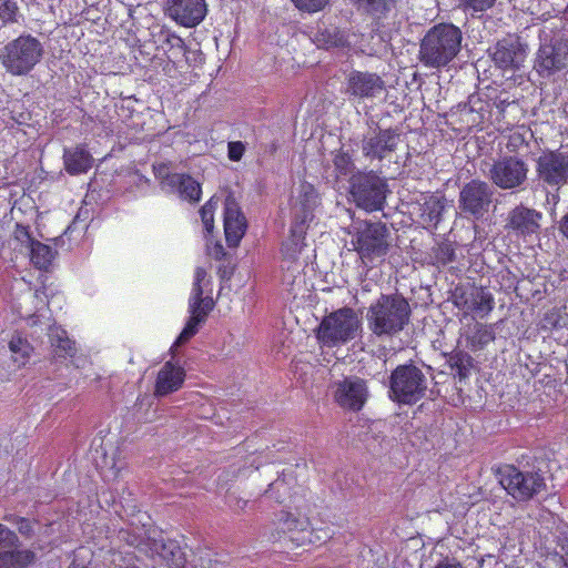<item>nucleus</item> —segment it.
I'll return each instance as SVG.
<instances>
[{"mask_svg":"<svg viewBox=\"0 0 568 568\" xmlns=\"http://www.w3.org/2000/svg\"><path fill=\"white\" fill-rule=\"evenodd\" d=\"M462 41V30L455 24L445 22L435 24L420 41L419 61L426 68H445L459 53Z\"/></svg>","mask_w":568,"mask_h":568,"instance_id":"obj_1","label":"nucleus"},{"mask_svg":"<svg viewBox=\"0 0 568 568\" xmlns=\"http://www.w3.org/2000/svg\"><path fill=\"white\" fill-rule=\"evenodd\" d=\"M410 305L400 294H381L367 311V325L377 337H393L409 323Z\"/></svg>","mask_w":568,"mask_h":568,"instance_id":"obj_2","label":"nucleus"},{"mask_svg":"<svg viewBox=\"0 0 568 568\" xmlns=\"http://www.w3.org/2000/svg\"><path fill=\"white\" fill-rule=\"evenodd\" d=\"M44 54L42 42L31 33H22L0 48V64L12 77L30 74Z\"/></svg>","mask_w":568,"mask_h":568,"instance_id":"obj_3","label":"nucleus"},{"mask_svg":"<svg viewBox=\"0 0 568 568\" xmlns=\"http://www.w3.org/2000/svg\"><path fill=\"white\" fill-rule=\"evenodd\" d=\"M361 328L362 322L355 310L344 306L322 318L315 336L321 345L335 347L354 339Z\"/></svg>","mask_w":568,"mask_h":568,"instance_id":"obj_4","label":"nucleus"},{"mask_svg":"<svg viewBox=\"0 0 568 568\" xmlns=\"http://www.w3.org/2000/svg\"><path fill=\"white\" fill-rule=\"evenodd\" d=\"M427 379L413 364L398 365L389 377V398L400 405H414L425 397Z\"/></svg>","mask_w":568,"mask_h":568,"instance_id":"obj_5","label":"nucleus"},{"mask_svg":"<svg viewBox=\"0 0 568 568\" xmlns=\"http://www.w3.org/2000/svg\"><path fill=\"white\" fill-rule=\"evenodd\" d=\"M389 232L382 222H364L352 236V245L363 264L369 265L389 251Z\"/></svg>","mask_w":568,"mask_h":568,"instance_id":"obj_6","label":"nucleus"},{"mask_svg":"<svg viewBox=\"0 0 568 568\" xmlns=\"http://www.w3.org/2000/svg\"><path fill=\"white\" fill-rule=\"evenodd\" d=\"M387 183L374 171H358L349 179V193L355 204L367 211H381L384 207Z\"/></svg>","mask_w":568,"mask_h":568,"instance_id":"obj_7","label":"nucleus"},{"mask_svg":"<svg viewBox=\"0 0 568 568\" xmlns=\"http://www.w3.org/2000/svg\"><path fill=\"white\" fill-rule=\"evenodd\" d=\"M450 301L465 316L486 318L495 308L494 295L484 286L458 284L450 293Z\"/></svg>","mask_w":568,"mask_h":568,"instance_id":"obj_8","label":"nucleus"},{"mask_svg":"<svg viewBox=\"0 0 568 568\" xmlns=\"http://www.w3.org/2000/svg\"><path fill=\"white\" fill-rule=\"evenodd\" d=\"M528 163L517 155H504L494 161L489 180L501 190L520 189L528 180Z\"/></svg>","mask_w":568,"mask_h":568,"instance_id":"obj_9","label":"nucleus"},{"mask_svg":"<svg viewBox=\"0 0 568 568\" xmlns=\"http://www.w3.org/2000/svg\"><path fill=\"white\" fill-rule=\"evenodd\" d=\"M536 175L544 186L554 190L568 184V152L542 151L536 160Z\"/></svg>","mask_w":568,"mask_h":568,"instance_id":"obj_10","label":"nucleus"},{"mask_svg":"<svg viewBox=\"0 0 568 568\" xmlns=\"http://www.w3.org/2000/svg\"><path fill=\"white\" fill-rule=\"evenodd\" d=\"M500 484L517 500H529L545 487L544 477L535 471H520L515 466H506L500 473Z\"/></svg>","mask_w":568,"mask_h":568,"instance_id":"obj_11","label":"nucleus"},{"mask_svg":"<svg viewBox=\"0 0 568 568\" xmlns=\"http://www.w3.org/2000/svg\"><path fill=\"white\" fill-rule=\"evenodd\" d=\"M369 396L367 381L358 376H346L334 384L333 399L343 410L361 412Z\"/></svg>","mask_w":568,"mask_h":568,"instance_id":"obj_12","label":"nucleus"},{"mask_svg":"<svg viewBox=\"0 0 568 568\" xmlns=\"http://www.w3.org/2000/svg\"><path fill=\"white\" fill-rule=\"evenodd\" d=\"M493 195L494 192L487 182L473 179L459 192V209L475 219H481L489 211Z\"/></svg>","mask_w":568,"mask_h":568,"instance_id":"obj_13","label":"nucleus"},{"mask_svg":"<svg viewBox=\"0 0 568 568\" xmlns=\"http://www.w3.org/2000/svg\"><path fill=\"white\" fill-rule=\"evenodd\" d=\"M295 478H276L268 485L264 495L277 504H285L295 510L297 516H305L310 511V504L304 494H301Z\"/></svg>","mask_w":568,"mask_h":568,"instance_id":"obj_14","label":"nucleus"},{"mask_svg":"<svg viewBox=\"0 0 568 568\" xmlns=\"http://www.w3.org/2000/svg\"><path fill=\"white\" fill-rule=\"evenodd\" d=\"M400 131L397 128L379 126L362 140L363 155L369 160L383 161L397 150Z\"/></svg>","mask_w":568,"mask_h":568,"instance_id":"obj_15","label":"nucleus"},{"mask_svg":"<svg viewBox=\"0 0 568 568\" xmlns=\"http://www.w3.org/2000/svg\"><path fill=\"white\" fill-rule=\"evenodd\" d=\"M154 175L162 184L176 192L181 199L192 203L200 201L202 195L201 184L186 173H171L165 164L154 166Z\"/></svg>","mask_w":568,"mask_h":568,"instance_id":"obj_16","label":"nucleus"},{"mask_svg":"<svg viewBox=\"0 0 568 568\" xmlns=\"http://www.w3.org/2000/svg\"><path fill=\"white\" fill-rule=\"evenodd\" d=\"M384 89V80L374 72L353 70L346 78L345 93L349 98L358 100L373 99L381 94Z\"/></svg>","mask_w":568,"mask_h":568,"instance_id":"obj_17","label":"nucleus"},{"mask_svg":"<svg viewBox=\"0 0 568 568\" xmlns=\"http://www.w3.org/2000/svg\"><path fill=\"white\" fill-rule=\"evenodd\" d=\"M223 229L226 244L232 248L240 245L247 231V220L232 195H227L224 201Z\"/></svg>","mask_w":568,"mask_h":568,"instance_id":"obj_18","label":"nucleus"},{"mask_svg":"<svg viewBox=\"0 0 568 568\" xmlns=\"http://www.w3.org/2000/svg\"><path fill=\"white\" fill-rule=\"evenodd\" d=\"M526 58V51L518 39L507 37L498 40L493 48L491 59L497 68L518 70Z\"/></svg>","mask_w":568,"mask_h":568,"instance_id":"obj_19","label":"nucleus"},{"mask_svg":"<svg viewBox=\"0 0 568 568\" xmlns=\"http://www.w3.org/2000/svg\"><path fill=\"white\" fill-rule=\"evenodd\" d=\"M170 16L185 28L199 26L207 13L205 0H170Z\"/></svg>","mask_w":568,"mask_h":568,"instance_id":"obj_20","label":"nucleus"},{"mask_svg":"<svg viewBox=\"0 0 568 568\" xmlns=\"http://www.w3.org/2000/svg\"><path fill=\"white\" fill-rule=\"evenodd\" d=\"M541 219V212L520 204L509 212L505 227L517 235L526 237L539 231Z\"/></svg>","mask_w":568,"mask_h":568,"instance_id":"obj_21","label":"nucleus"},{"mask_svg":"<svg viewBox=\"0 0 568 568\" xmlns=\"http://www.w3.org/2000/svg\"><path fill=\"white\" fill-rule=\"evenodd\" d=\"M567 44H542L538 49L534 68L540 75H551L567 65Z\"/></svg>","mask_w":568,"mask_h":568,"instance_id":"obj_22","label":"nucleus"},{"mask_svg":"<svg viewBox=\"0 0 568 568\" xmlns=\"http://www.w3.org/2000/svg\"><path fill=\"white\" fill-rule=\"evenodd\" d=\"M153 37L155 38L158 50L163 51L170 62L175 64L185 58L187 47L184 40L171 29L161 27Z\"/></svg>","mask_w":568,"mask_h":568,"instance_id":"obj_23","label":"nucleus"},{"mask_svg":"<svg viewBox=\"0 0 568 568\" xmlns=\"http://www.w3.org/2000/svg\"><path fill=\"white\" fill-rule=\"evenodd\" d=\"M184 379V368L168 361L158 373L154 393L156 396L174 393L182 387Z\"/></svg>","mask_w":568,"mask_h":568,"instance_id":"obj_24","label":"nucleus"},{"mask_svg":"<svg viewBox=\"0 0 568 568\" xmlns=\"http://www.w3.org/2000/svg\"><path fill=\"white\" fill-rule=\"evenodd\" d=\"M318 203V193L314 185L307 182L302 183L300 185L293 222H303V226L308 229V222L313 220L314 210Z\"/></svg>","mask_w":568,"mask_h":568,"instance_id":"obj_25","label":"nucleus"},{"mask_svg":"<svg viewBox=\"0 0 568 568\" xmlns=\"http://www.w3.org/2000/svg\"><path fill=\"white\" fill-rule=\"evenodd\" d=\"M351 33L346 29L336 26H326L320 29L314 38V42L320 49L351 50Z\"/></svg>","mask_w":568,"mask_h":568,"instance_id":"obj_26","label":"nucleus"},{"mask_svg":"<svg viewBox=\"0 0 568 568\" xmlns=\"http://www.w3.org/2000/svg\"><path fill=\"white\" fill-rule=\"evenodd\" d=\"M307 227L303 226V222H292L288 237L282 243L281 254L284 262L295 264L300 255L306 246L305 237Z\"/></svg>","mask_w":568,"mask_h":568,"instance_id":"obj_27","label":"nucleus"},{"mask_svg":"<svg viewBox=\"0 0 568 568\" xmlns=\"http://www.w3.org/2000/svg\"><path fill=\"white\" fill-rule=\"evenodd\" d=\"M93 156L87 144H78L71 149H64L63 164L70 175L87 173L93 165Z\"/></svg>","mask_w":568,"mask_h":568,"instance_id":"obj_28","label":"nucleus"},{"mask_svg":"<svg viewBox=\"0 0 568 568\" xmlns=\"http://www.w3.org/2000/svg\"><path fill=\"white\" fill-rule=\"evenodd\" d=\"M152 550L171 568H182L185 564V555L175 540H154Z\"/></svg>","mask_w":568,"mask_h":568,"instance_id":"obj_29","label":"nucleus"},{"mask_svg":"<svg viewBox=\"0 0 568 568\" xmlns=\"http://www.w3.org/2000/svg\"><path fill=\"white\" fill-rule=\"evenodd\" d=\"M52 356L54 359L73 358L77 354L75 342L72 341L65 329L54 328L49 334Z\"/></svg>","mask_w":568,"mask_h":568,"instance_id":"obj_30","label":"nucleus"},{"mask_svg":"<svg viewBox=\"0 0 568 568\" xmlns=\"http://www.w3.org/2000/svg\"><path fill=\"white\" fill-rule=\"evenodd\" d=\"M36 560L34 551L7 547L0 549V568H28Z\"/></svg>","mask_w":568,"mask_h":568,"instance_id":"obj_31","label":"nucleus"},{"mask_svg":"<svg viewBox=\"0 0 568 568\" xmlns=\"http://www.w3.org/2000/svg\"><path fill=\"white\" fill-rule=\"evenodd\" d=\"M496 338L493 324L476 322L466 336L467 346L476 352L487 347Z\"/></svg>","mask_w":568,"mask_h":568,"instance_id":"obj_32","label":"nucleus"},{"mask_svg":"<svg viewBox=\"0 0 568 568\" xmlns=\"http://www.w3.org/2000/svg\"><path fill=\"white\" fill-rule=\"evenodd\" d=\"M496 129L501 133L507 130L509 131V133L506 135L507 141L505 143V148L509 153H511L510 155L518 154L524 148L528 146L529 142L527 136H531V133H529V130L525 126L509 129V123L503 124L498 120Z\"/></svg>","mask_w":568,"mask_h":568,"instance_id":"obj_33","label":"nucleus"},{"mask_svg":"<svg viewBox=\"0 0 568 568\" xmlns=\"http://www.w3.org/2000/svg\"><path fill=\"white\" fill-rule=\"evenodd\" d=\"M100 466L102 470L109 471L112 478L116 479L128 468V463L119 446H110L109 448L104 446Z\"/></svg>","mask_w":568,"mask_h":568,"instance_id":"obj_34","label":"nucleus"},{"mask_svg":"<svg viewBox=\"0 0 568 568\" xmlns=\"http://www.w3.org/2000/svg\"><path fill=\"white\" fill-rule=\"evenodd\" d=\"M538 327L544 332H552L568 327L566 305L554 306L545 311L539 320Z\"/></svg>","mask_w":568,"mask_h":568,"instance_id":"obj_35","label":"nucleus"},{"mask_svg":"<svg viewBox=\"0 0 568 568\" xmlns=\"http://www.w3.org/2000/svg\"><path fill=\"white\" fill-rule=\"evenodd\" d=\"M358 11L376 19L386 18L395 8L396 0H349Z\"/></svg>","mask_w":568,"mask_h":568,"instance_id":"obj_36","label":"nucleus"},{"mask_svg":"<svg viewBox=\"0 0 568 568\" xmlns=\"http://www.w3.org/2000/svg\"><path fill=\"white\" fill-rule=\"evenodd\" d=\"M445 211V197L432 195L425 200L422 205L420 217L424 223L429 226L437 227L443 220V213Z\"/></svg>","mask_w":568,"mask_h":568,"instance_id":"obj_37","label":"nucleus"},{"mask_svg":"<svg viewBox=\"0 0 568 568\" xmlns=\"http://www.w3.org/2000/svg\"><path fill=\"white\" fill-rule=\"evenodd\" d=\"M9 349L12 353L13 361L21 367L29 361L33 347L27 338L22 337L20 334H16L9 342Z\"/></svg>","mask_w":568,"mask_h":568,"instance_id":"obj_38","label":"nucleus"},{"mask_svg":"<svg viewBox=\"0 0 568 568\" xmlns=\"http://www.w3.org/2000/svg\"><path fill=\"white\" fill-rule=\"evenodd\" d=\"M54 257L52 248L39 241H31L30 258L32 264L39 270H47Z\"/></svg>","mask_w":568,"mask_h":568,"instance_id":"obj_39","label":"nucleus"},{"mask_svg":"<svg viewBox=\"0 0 568 568\" xmlns=\"http://www.w3.org/2000/svg\"><path fill=\"white\" fill-rule=\"evenodd\" d=\"M473 358L459 351L450 355L449 364L453 371L457 374L460 379H465L469 375Z\"/></svg>","mask_w":568,"mask_h":568,"instance_id":"obj_40","label":"nucleus"},{"mask_svg":"<svg viewBox=\"0 0 568 568\" xmlns=\"http://www.w3.org/2000/svg\"><path fill=\"white\" fill-rule=\"evenodd\" d=\"M195 312L196 311L192 312V315L187 320L184 328L182 329V332L180 333V335L175 342L176 344H183V343L187 342L191 337H193L197 333L199 326L205 322V313H202L200 315V314H195Z\"/></svg>","mask_w":568,"mask_h":568,"instance_id":"obj_41","label":"nucleus"},{"mask_svg":"<svg viewBox=\"0 0 568 568\" xmlns=\"http://www.w3.org/2000/svg\"><path fill=\"white\" fill-rule=\"evenodd\" d=\"M219 205V199L211 197L206 201L202 207L200 209L201 220L204 226V230L207 234H211L214 230V213Z\"/></svg>","mask_w":568,"mask_h":568,"instance_id":"obj_42","label":"nucleus"},{"mask_svg":"<svg viewBox=\"0 0 568 568\" xmlns=\"http://www.w3.org/2000/svg\"><path fill=\"white\" fill-rule=\"evenodd\" d=\"M333 164L337 176H346L352 173L354 162L348 152L338 151L333 158Z\"/></svg>","mask_w":568,"mask_h":568,"instance_id":"obj_43","label":"nucleus"},{"mask_svg":"<svg viewBox=\"0 0 568 568\" xmlns=\"http://www.w3.org/2000/svg\"><path fill=\"white\" fill-rule=\"evenodd\" d=\"M19 7L14 0H2L0 3V27L18 21Z\"/></svg>","mask_w":568,"mask_h":568,"instance_id":"obj_44","label":"nucleus"},{"mask_svg":"<svg viewBox=\"0 0 568 568\" xmlns=\"http://www.w3.org/2000/svg\"><path fill=\"white\" fill-rule=\"evenodd\" d=\"M433 256L436 263L447 265L455 261V248L449 242H442L433 248Z\"/></svg>","mask_w":568,"mask_h":568,"instance_id":"obj_45","label":"nucleus"},{"mask_svg":"<svg viewBox=\"0 0 568 568\" xmlns=\"http://www.w3.org/2000/svg\"><path fill=\"white\" fill-rule=\"evenodd\" d=\"M303 13L314 14L329 6L331 0H290Z\"/></svg>","mask_w":568,"mask_h":568,"instance_id":"obj_46","label":"nucleus"},{"mask_svg":"<svg viewBox=\"0 0 568 568\" xmlns=\"http://www.w3.org/2000/svg\"><path fill=\"white\" fill-rule=\"evenodd\" d=\"M214 307V301L212 297H203V295L196 296L191 295L189 301V310L190 314L192 315L193 311H196L195 314H202L205 313V318L210 314V312Z\"/></svg>","mask_w":568,"mask_h":568,"instance_id":"obj_47","label":"nucleus"},{"mask_svg":"<svg viewBox=\"0 0 568 568\" xmlns=\"http://www.w3.org/2000/svg\"><path fill=\"white\" fill-rule=\"evenodd\" d=\"M318 531L322 534L321 536L314 537V530L312 529L311 531H306L307 536H303L302 538H292V540H296L298 545L324 544L334 535V532L328 527L321 528Z\"/></svg>","mask_w":568,"mask_h":568,"instance_id":"obj_48","label":"nucleus"},{"mask_svg":"<svg viewBox=\"0 0 568 568\" xmlns=\"http://www.w3.org/2000/svg\"><path fill=\"white\" fill-rule=\"evenodd\" d=\"M280 520L283 521L284 526L290 531H293V530L305 531L306 527L310 525V521L307 518L301 519L300 517L294 516L291 511H286V513L283 511V515Z\"/></svg>","mask_w":568,"mask_h":568,"instance_id":"obj_49","label":"nucleus"},{"mask_svg":"<svg viewBox=\"0 0 568 568\" xmlns=\"http://www.w3.org/2000/svg\"><path fill=\"white\" fill-rule=\"evenodd\" d=\"M18 546H20V539L18 535L3 524H0V549L7 547L16 548Z\"/></svg>","mask_w":568,"mask_h":568,"instance_id":"obj_50","label":"nucleus"},{"mask_svg":"<svg viewBox=\"0 0 568 568\" xmlns=\"http://www.w3.org/2000/svg\"><path fill=\"white\" fill-rule=\"evenodd\" d=\"M465 9L474 12H484L493 8L496 0H462Z\"/></svg>","mask_w":568,"mask_h":568,"instance_id":"obj_51","label":"nucleus"},{"mask_svg":"<svg viewBox=\"0 0 568 568\" xmlns=\"http://www.w3.org/2000/svg\"><path fill=\"white\" fill-rule=\"evenodd\" d=\"M246 146L242 141H231L227 143V156L233 162L242 160Z\"/></svg>","mask_w":568,"mask_h":568,"instance_id":"obj_52","label":"nucleus"},{"mask_svg":"<svg viewBox=\"0 0 568 568\" xmlns=\"http://www.w3.org/2000/svg\"><path fill=\"white\" fill-rule=\"evenodd\" d=\"M207 273L204 267H196L194 271V282L192 287V295H203L202 282L205 280Z\"/></svg>","mask_w":568,"mask_h":568,"instance_id":"obj_53","label":"nucleus"},{"mask_svg":"<svg viewBox=\"0 0 568 568\" xmlns=\"http://www.w3.org/2000/svg\"><path fill=\"white\" fill-rule=\"evenodd\" d=\"M483 104L484 101L481 100L479 94L469 97L470 110L478 112L480 115V120L485 119V112H487V109H485Z\"/></svg>","mask_w":568,"mask_h":568,"instance_id":"obj_54","label":"nucleus"},{"mask_svg":"<svg viewBox=\"0 0 568 568\" xmlns=\"http://www.w3.org/2000/svg\"><path fill=\"white\" fill-rule=\"evenodd\" d=\"M207 253L216 261L223 260L226 255L221 242H215L212 246H207Z\"/></svg>","mask_w":568,"mask_h":568,"instance_id":"obj_55","label":"nucleus"},{"mask_svg":"<svg viewBox=\"0 0 568 568\" xmlns=\"http://www.w3.org/2000/svg\"><path fill=\"white\" fill-rule=\"evenodd\" d=\"M508 98H503L501 94L493 99V105L496 108L498 115H504L506 109L511 104Z\"/></svg>","mask_w":568,"mask_h":568,"instance_id":"obj_56","label":"nucleus"},{"mask_svg":"<svg viewBox=\"0 0 568 568\" xmlns=\"http://www.w3.org/2000/svg\"><path fill=\"white\" fill-rule=\"evenodd\" d=\"M498 561H499V559L496 555L487 554V555L483 556L478 562L481 568H484L486 566L489 568H493L494 566H496L498 564Z\"/></svg>","mask_w":568,"mask_h":568,"instance_id":"obj_57","label":"nucleus"},{"mask_svg":"<svg viewBox=\"0 0 568 568\" xmlns=\"http://www.w3.org/2000/svg\"><path fill=\"white\" fill-rule=\"evenodd\" d=\"M125 535H129V532L123 530V529L120 530L121 538L125 539L129 545H132V546H139L140 545L141 539H140L139 536L133 535L132 537H125Z\"/></svg>","mask_w":568,"mask_h":568,"instance_id":"obj_58","label":"nucleus"},{"mask_svg":"<svg viewBox=\"0 0 568 568\" xmlns=\"http://www.w3.org/2000/svg\"><path fill=\"white\" fill-rule=\"evenodd\" d=\"M559 231L568 240V212L561 217L559 222Z\"/></svg>","mask_w":568,"mask_h":568,"instance_id":"obj_59","label":"nucleus"},{"mask_svg":"<svg viewBox=\"0 0 568 568\" xmlns=\"http://www.w3.org/2000/svg\"><path fill=\"white\" fill-rule=\"evenodd\" d=\"M17 237L20 239V235L28 239L29 242L31 243V241H36L34 239L31 237V234L29 232V229L27 226H22V225H17Z\"/></svg>","mask_w":568,"mask_h":568,"instance_id":"obj_60","label":"nucleus"},{"mask_svg":"<svg viewBox=\"0 0 568 568\" xmlns=\"http://www.w3.org/2000/svg\"><path fill=\"white\" fill-rule=\"evenodd\" d=\"M434 568H464L459 561L439 562Z\"/></svg>","mask_w":568,"mask_h":568,"instance_id":"obj_61","label":"nucleus"},{"mask_svg":"<svg viewBox=\"0 0 568 568\" xmlns=\"http://www.w3.org/2000/svg\"><path fill=\"white\" fill-rule=\"evenodd\" d=\"M226 504L230 507L234 508V509H244V507L246 506V501L245 500H243V501L242 500H236V504L233 505V500H232L231 497H227Z\"/></svg>","mask_w":568,"mask_h":568,"instance_id":"obj_62","label":"nucleus"},{"mask_svg":"<svg viewBox=\"0 0 568 568\" xmlns=\"http://www.w3.org/2000/svg\"><path fill=\"white\" fill-rule=\"evenodd\" d=\"M29 530H30V524H29V521H28L26 518H21V519H20L19 531H20L21 534H27Z\"/></svg>","mask_w":568,"mask_h":568,"instance_id":"obj_63","label":"nucleus"},{"mask_svg":"<svg viewBox=\"0 0 568 568\" xmlns=\"http://www.w3.org/2000/svg\"><path fill=\"white\" fill-rule=\"evenodd\" d=\"M69 568H87V567H85V566H81V565L77 564L75 561H73V562L69 566Z\"/></svg>","mask_w":568,"mask_h":568,"instance_id":"obj_64","label":"nucleus"}]
</instances>
